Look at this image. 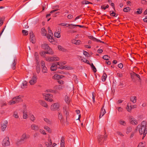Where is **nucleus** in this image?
<instances>
[{
  "label": "nucleus",
  "mask_w": 147,
  "mask_h": 147,
  "mask_svg": "<svg viewBox=\"0 0 147 147\" xmlns=\"http://www.w3.org/2000/svg\"><path fill=\"white\" fill-rule=\"evenodd\" d=\"M137 128L139 129L138 130L140 135H142L143 134V136L142 138V139H143L144 137L145 136L146 134L147 133V131L146 130V128L142 127L140 126V125H138L136 129V130L137 129Z\"/></svg>",
  "instance_id": "1"
},
{
  "label": "nucleus",
  "mask_w": 147,
  "mask_h": 147,
  "mask_svg": "<svg viewBox=\"0 0 147 147\" xmlns=\"http://www.w3.org/2000/svg\"><path fill=\"white\" fill-rule=\"evenodd\" d=\"M107 135L104 136L102 135H99L98 137V140L99 143L100 144H102L105 139L107 138Z\"/></svg>",
  "instance_id": "2"
},
{
  "label": "nucleus",
  "mask_w": 147,
  "mask_h": 147,
  "mask_svg": "<svg viewBox=\"0 0 147 147\" xmlns=\"http://www.w3.org/2000/svg\"><path fill=\"white\" fill-rule=\"evenodd\" d=\"M37 77L35 74H34L32 77L31 78L30 80L29 81L30 84L31 85H33L36 82Z\"/></svg>",
  "instance_id": "3"
},
{
  "label": "nucleus",
  "mask_w": 147,
  "mask_h": 147,
  "mask_svg": "<svg viewBox=\"0 0 147 147\" xmlns=\"http://www.w3.org/2000/svg\"><path fill=\"white\" fill-rule=\"evenodd\" d=\"M43 95L45 97V100H47L50 102L53 101L52 98L53 96L52 94H49L45 93L43 94Z\"/></svg>",
  "instance_id": "4"
},
{
  "label": "nucleus",
  "mask_w": 147,
  "mask_h": 147,
  "mask_svg": "<svg viewBox=\"0 0 147 147\" xmlns=\"http://www.w3.org/2000/svg\"><path fill=\"white\" fill-rule=\"evenodd\" d=\"M49 34L47 36V37L48 38L49 41L51 42H53L54 41V39L53 38V34L51 30L49 31Z\"/></svg>",
  "instance_id": "5"
},
{
  "label": "nucleus",
  "mask_w": 147,
  "mask_h": 147,
  "mask_svg": "<svg viewBox=\"0 0 147 147\" xmlns=\"http://www.w3.org/2000/svg\"><path fill=\"white\" fill-rule=\"evenodd\" d=\"M2 144L3 146H8L10 144L9 138H5L3 141Z\"/></svg>",
  "instance_id": "6"
},
{
  "label": "nucleus",
  "mask_w": 147,
  "mask_h": 147,
  "mask_svg": "<svg viewBox=\"0 0 147 147\" xmlns=\"http://www.w3.org/2000/svg\"><path fill=\"white\" fill-rule=\"evenodd\" d=\"M16 60L15 58L11 59L10 61V63L11 65V68L14 69H15V66L16 64Z\"/></svg>",
  "instance_id": "7"
},
{
  "label": "nucleus",
  "mask_w": 147,
  "mask_h": 147,
  "mask_svg": "<svg viewBox=\"0 0 147 147\" xmlns=\"http://www.w3.org/2000/svg\"><path fill=\"white\" fill-rule=\"evenodd\" d=\"M63 109L65 115L66 116V119L67 120L69 114L68 107L67 106H65L63 107Z\"/></svg>",
  "instance_id": "8"
},
{
  "label": "nucleus",
  "mask_w": 147,
  "mask_h": 147,
  "mask_svg": "<svg viewBox=\"0 0 147 147\" xmlns=\"http://www.w3.org/2000/svg\"><path fill=\"white\" fill-rule=\"evenodd\" d=\"M30 39L31 42L33 43H34L35 42V37L33 34L32 32H31L30 33Z\"/></svg>",
  "instance_id": "9"
},
{
  "label": "nucleus",
  "mask_w": 147,
  "mask_h": 147,
  "mask_svg": "<svg viewBox=\"0 0 147 147\" xmlns=\"http://www.w3.org/2000/svg\"><path fill=\"white\" fill-rule=\"evenodd\" d=\"M7 124V121H5L2 123L1 126V130L4 131L6 128Z\"/></svg>",
  "instance_id": "10"
},
{
  "label": "nucleus",
  "mask_w": 147,
  "mask_h": 147,
  "mask_svg": "<svg viewBox=\"0 0 147 147\" xmlns=\"http://www.w3.org/2000/svg\"><path fill=\"white\" fill-rule=\"evenodd\" d=\"M130 123L133 125H136L138 124L137 121L134 118H131L130 119Z\"/></svg>",
  "instance_id": "11"
},
{
  "label": "nucleus",
  "mask_w": 147,
  "mask_h": 147,
  "mask_svg": "<svg viewBox=\"0 0 147 147\" xmlns=\"http://www.w3.org/2000/svg\"><path fill=\"white\" fill-rule=\"evenodd\" d=\"M58 31L57 32H56V37L59 38L61 37V28L60 27H58Z\"/></svg>",
  "instance_id": "12"
},
{
  "label": "nucleus",
  "mask_w": 147,
  "mask_h": 147,
  "mask_svg": "<svg viewBox=\"0 0 147 147\" xmlns=\"http://www.w3.org/2000/svg\"><path fill=\"white\" fill-rule=\"evenodd\" d=\"M29 137V135H27L26 133H24L22 135L21 139L22 140L24 141L25 140L28 138Z\"/></svg>",
  "instance_id": "13"
},
{
  "label": "nucleus",
  "mask_w": 147,
  "mask_h": 147,
  "mask_svg": "<svg viewBox=\"0 0 147 147\" xmlns=\"http://www.w3.org/2000/svg\"><path fill=\"white\" fill-rule=\"evenodd\" d=\"M60 69H66L67 70H72L73 69L72 67L69 66L65 65L63 66L62 67H60Z\"/></svg>",
  "instance_id": "14"
},
{
  "label": "nucleus",
  "mask_w": 147,
  "mask_h": 147,
  "mask_svg": "<svg viewBox=\"0 0 147 147\" xmlns=\"http://www.w3.org/2000/svg\"><path fill=\"white\" fill-rule=\"evenodd\" d=\"M31 128L33 130H37L39 129L38 126L35 124H32L31 126Z\"/></svg>",
  "instance_id": "15"
},
{
  "label": "nucleus",
  "mask_w": 147,
  "mask_h": 147,
  "mask_svg": "<svg viewBox=\"0 0 147 147\" xmlns=\"http://www.w3.org/2000/svg\"><path fill=\"white\" fill-rule=\"evenodd\" d=\"M106 112L105 110L104 109L102 108L101 110V112L100 113L99 118L100 119L102 117L104 114Z\"/></svg>",
  "instance_id": "16"
},
{
  "label": "nucleus",
  "mask_w": 147,
  "mask_h": 147,
  "mask_svg": "<svg viewBox=\"0 0 147 147\" xmlns=\"http://www.w3.org/2000/svg\"><path fill=\"white\" fill-rule=\"evenodd\" d=\"M56 67L57 68L60 69V67H63L62 62H56Z\"/></svg>",
  "instance_id": "17"
},
{
  "label": "nucleus",
  "mask_w": 147,
  "mask_h": 147,
  "mask_svg": "<svg viewBox=\"0 0 147 147\" xmlns=\"http://www.w3.org/2000/svg\"><path fill=\"white\" fill-rule=\"evenodd\" d=\"M65 141L64 138L62 137L61 139V146L60 147H65Z\"/></svg>",
  "instance_id": "18"
},
{
  "label": "nucleus",
  "mask_w": 147,
  "mask_h": 147,
  "mask_svg": "<svg viewBox=\"0 0 147 147\" xmlns=\"http://www.w3.org/2000/svg\"><path fill=\"white\" fill-rule=\"evenodd\" d=\"M130 101L133 103H135L136 102L137 98L136 96H132L130 97Z\"/></svg>",
  "instance_id": "19"
},
{
  "label": "nucleus",
  "mask_w": 147,
  "mask_h": 147,
  "mask_svg": "<svg viewBox=\"0 0 147 147\" xmlns=\"http://www.w3.org/2000/svg\"><path fill=\"white\" fill-rule=\"evenodd\" d=\"M65 100L68 104L70 103L71 99L67 95H66L65 97Z\"/></svg>",
  "instance_id": "20"
},
{
  "label": "nucleus",
  "mask_w": 147,
  "mask_h": 147,
  "mask_svg": "<svg viewBox=\"0 0 147 147\" xmlns=\"http://www.w3.org/2000/svg\"><path fill=\"white\" fill-rule=\"evenodd\" d=\"M41 33L42 35L47 36V31L44 28H42Z\"/></svg>",
  "instance_id": "21"
},
{
  "label": "nucleus",
  "mask_w": 147,
  "mask_h": 147,
  "mask_svg": "<svg viewBox=\"0 0 147 147\" xmlns=\"http://www.w3.org/2000/svg\"><path fill=\"white\" fill-rule=\"evenodd\" d=\"M80 40H76L75 39H72L71 40L72 43L76 44V45H78L80 44Z\"/></svg>",
  "instance_id": "22"
},
{
  "label": "nucleus",
  "mask_w": 147,
  "mask_h": 147,
  "mask_svg": "<svg viewBox=\"0 0 147 147\" xmlns=\"http://www.w3.org/2000/svg\"><path fill=\"white\" fill-rule=\"evenodd\" d=\"M42 47L45 49L49 50V47L48 45L46 43H44L42 44Z\"/></svg>",
  "instance_id": "23"
},
{
  "label": "nucleus",
  "mask_w": 147,
  "mask_h": 147,
  "mask_svg": "<svg viewBox=\"0 0 147 147\" xmlns=\"http://www.w3.org/2000/svg\"><path fill=\"white\" fill-rule=\"evenodd\" d=\"M140 126L144 127L146 128V122L145 121H143L141 123V124L140 125Z\"/></svg>",
  "instance_id": "24"
},
{
  "label": "nucleus",
  "mask_w": 147,
  "mask_h": 147,
  "mask_svg": "<svg viewBox=\"0 0 147 147\" xmlns=\"http://www.w3.org/2000/svg\"><path fill=\"white\" fill-rule=\"evenodd\" d=\"M58 48L59 50L62 51L63 52H66L67 51L66 49L61 45H58Z\"/></svg>",
  "instance_id": "25"
},
{
  "label": "nucleus",
  "mask_w": 147,
  "mask_h": 147,
  "mask_svg": "<svg viewBox=\"0 0 147 147\" xmlns=\"http://www.w3.org/2000/svg\"><path fill=\"white\" fill-rule=\"evenodd\" d=\"M23 141L21 139L20 140L18 139L16 142V144L18 146H19L22 144L23 143Z\"/></svg>",
  "instance_id": "26"
},
{
  "label": "nucleus",
  "mask_w": 147,
  "mask_h": 147,
  "mask_svg": "<svg viewBox=\"0 0 147 147\" xmlns=\"http://www.w3.org/2000/svg\"><path fill=\"white\" fill-rule=\"evenodd\" d=\"M119 123L121 125L124 126H125L126 125V122L122 119L120 120L119 121Z\"/></svg>",
  "instance_id": "27"
},
{
  "label": "nucleus",
  "mask_w": 147,
  "mask_h": 147,
  "mask_svg": "<svg viewBox=\"0 0 147 147\" xmlns=\"http://www.w3.org/2000/svg\"><path fill=\"white\" fill-rule=\"evenodd\" d=\"M107 78V75L106 74L104 73L102 77V80L103 82H105Z\"/></svg>",
  "instance_id": "28"
},
{
  "label": "nucleus",
  "mask_w": 147,
  "mask_h": 147,
  "mask_svg": "<svg viewBox=\"0 0 147 147\" xmlns=\"http://www.w3.org/2000/svg\"><path fill=\"white\" fill-rule=\"evenodd\" d=\"M52 142L51 140H50L49 143L46 142L45 143V144L47 147H52L51 146Z\"/></svg>",
  "instance_id": "29"
},
{
  "label": "nucleus",
  "mask_w": 147,
  "mask_h": 147,
  "mask_svg": "<svg viewBox=\"0 0 147 147\" xmlns=\"http://www.w3.org/2000/svg\"><path fill=\"white\" fill-rule=\"evenodd\" d=\"M46 60L48 61L52 62L54 60V58L48 57L46 58Z\"/></svg>",
  "instance_id": "30"
},
{
  "label": "nucleus",
  "mask_w": 147,
  "mask_h": 147,
  "mask_svg": "<svg viewBox=\"0 0 147 147\" xmlns=\"http://www.w3.org/2000/svg\"><path fill=\"white\" fill-rule=\"evenodd\" d=\"M132 131V128L130 127H127L126 129V133L127 134H128Z\"/></svg>",
  "instance_id": "31"
},
{
  "label": "nucleus",
  "mask_w": 147,
  "mask_h": 147,
  "mask_svg": "<svg viewBox=\"0 0 147 147\" xmlns=\"http://www.w3.org/2000/svg\"><path fill=\"white\" fill-rule=\"evenodd\" d=\"M40 104L42 106H43L45 107H48L47 105L44 101H40Z\"/></svg>",
  "instance_id": "32"
},
{
  "label": "nucleus",
  "mask_w": 147,
  "mask_h": 147,
  "mask_svg": "<svg viewBox=\"0 0 147 147\" xmlns=\"http://www.w3.org/2000/svg\"><path fill=\"white\" fill-rule=\"evenodd\" d=\"M28 117V115L27 114V113L25 111H24L23 112V118L24 119H26Z\"/></svg>",
  "instance_id": "33"
},
{
  "label": "nucleus",
  "mask_w": 147,
  "mask_h": 147,
  "mask_svg": "<svg viewBox=\"0 0 147 147\" xmlns=\"http://www.w3.org/2000/svg\"><path fill=\"white\" fill-rule=\"evenodd\" d=\"M27 84V82L26 81H24L21 86V88H24V86H26Z\"/></svg>",
  "instance_id": "34"
},
{
  "label": "nucleus",
  "mask_w": 147,
  "mask_h": 147,
  "mask_svg": "<svg viewBox=\"0 0 147 147\" xmlns=\"http://www.w3.org/2000/svg\"><path fill=\"white\" fill-rule=\"evenodd\" d=\"M42 71L44 73H45L47 72V68L45 66H43L42 68Z\"/></svg>",
  "instance_id": "35"
},
{
  "label": "nucleus",
  "mask_w": 147,
  "mask_h": 147,
  "mask_svg": "<svg viewBox=\"0 0 147 147\" xmlns=\"http://www.w3.org/2000/svg\"><path fill=\"white\" fill-rule=\"evenodd\" d=\"M91 66V68L92 69V70L94 71V72H96V69L95 67L94 66L92 63L91 65H90Z\"/></svg>",
  "instance_id": "36"
},
{
  "label": "nucleus",
  "mask_w": 147,
  "mask_h": 147,
  "mask_svg": "<svg viewBox=\"0 0 147 147\" xmlns=\"http://www.w3.org/2000/svg\"><path fill=\"white\" fill-rule=\"evenodd\" d=\"M72 25V24H68L63 23L60 24H59V25H61L63 26H66L67 27L69 26H70V25Z\"/></svg>",
  "instance_id": "37"
},
{
  "label": "nucleus",
  "mask_w": 147,
  "mask_h": 147,
  "mask_svg": "<svg viewBox=\"0 0 147 147\" xmlns=\"http://www.w3.org/2000/svg\"><path fill=\"white\" fill-rule=\"evenodd\" d=\"M30 119L33 121H34L35 119V118L33 115L32 114L30 115Z\"/></svg>",
  "instance_id": "38"
},
{
  "label": "nucleus",
  "mask_w": 147,
  "mask_h": 147,
  "mask_svg": "<svg viewBox=\"0 0 147 147\" xmlns=\"http://www.w3.org/2000/svg\"><path fill=\"white\" fill-rule=\"evenodd\" d=\"M82 3L83 4H85V5L87 4H92V3H91V2H90L89 1H86V0L83 1L82 2Z\"/></svg>",
  "instance_id": "39"
},
{
  "label": "nucleus",
  "mask_w": 147,
  "mask_h": 147,
  "mask_svg": "<svg viewBox=\"0 0 147 147\" xmlns=\"http://www.w3.org/2000/svg\"><path fill=\"white\" fill-rule=\"evenodd\" d=\"M51 69L52 71H54L55 70V64L53 63L52 64L51 67Z\"/></svg>",
  "instance_id": "40"
},
{
  "label": "nucleus",
  "mask_w": 147,
  "mask_h": 147,
  "mask_svg": "<svg viewBox=\"0 0 147 147\" xmlns=\"http://www.w3.org/2000/svg\"><path fill=\"white\" fill-rule=\"evenodd\" d=\"M131 9L129 7H126L124 8L123 9V11L125 12H127L128 11H130Z\"/></svg>",
  "instance_id": "41"
},
{
  "label": "nucleus",
  "mask_w": 147,
  "mask_h": 147,
  "mask_svg": "<svg viewBox=\"0 0 147 147\" xmlns=\"http://www.w3.org/2000/svg\"><path fill=\"white\" fill-rule=\"evenodd\" d=\"M64 76H63L61 75H57L56 76V79H57V80H59V79H61Z\"/></svg>",
  "instance_id": "42"
},
{
  "label": "nucleus",
  "mask_w": 147,
  "mask_h": 147,
  "mask_svg": "<svg viewBox=\"0 0 147 147\" xmlns=\"http://www.w3.org/2000/svg\"><path fill=\"white\" fill-rule=\"evenodd\" d=\"M21 96H20L15 97H13V100H21Z\"/></svg>",
  "instance_id": "43"
},
{
  "label": "nucleus",
  "mask_w": 147,
  "mask_h": 147,
  "mask_svg": "<svg viewBox=\"0 0 147 147\" xmlns=\"http://www.w3.org/2000/svg\"><path fill=\"white\" fill-rule=\"evenodd\" d=\"M13 117L16 118H18L19 117V116L18 115V113L16 112H14L13 115Z\"/></svg>",
  "instance_id": "44"
},
{
  "label": "nucleus",
  "mask_w": 147,
  "mask_h": 147,
  "mask_svg": "<svg viewBox=\"0 0 147 147\" xmlns=\"http://www.w3.org/2000/svg\"><path fill=\"white\" fill-rule=\"evenodd\" d=\"M0 105L1 107L6 105V102H5L1 101H0Z\"/></svg>",
  "instance_id": "45"
},
{
  "label": "nucleus",
  "mask_w": 147,
  "mask_h": 147,
  "mask_svg": "<svg viewBox=\"0 0 147 147\" xmlns=\"http://www.w3.org/2000/svg\"><path fill=\"white\" fill-rule=\"evenodd\" d=\"M127 110L129 112H130V111L132 109L131 105H129L128 104L127 105Z\"/></svg>",
  "instance_id": "46"
},
{
  "label": "nucleus",
  "mask_w": 147,
  "mask_h": 147,
  "mask_svg": "<svg viewBox=\"0 0 147 147\" xmlns=\"http://www.w3.org/2000/svg\"><path fill=\"white\" fill-rule=\"evenodd\" d=\"M44 128L45 129L48 131L49 133H50L51 132V130L50 128L47 126H45L44 127Z\"/></svg>",
  "instance_id": "47"
},
{
  "label": "nucleus",
  "mask_w": 147,
  "mask_h": 147,
  "mask_svg": "<svg viewBox=\"0 0 147 147\" xmlns=\"http://www.w3.org/2000/svg\"><path fill=\"white\" fill-rule=\"evenodd\" d=\"M22 32L23 34L24 35H27L28 34V32L27 30H23Z\"/></svg>",
  "instance_id": "48"
},
{
  "label": "nucleus",
  "mask_w": 147,
  "mask_h": 147,
  "mask_svg": "<svg viewBox=\"0 0 147 147\" xmlns=\"http://www.w3.org/2000/svg\"><path fill=\"white\" fill-rule=\"evenodd\" d=\"M109 58V57L107 55H104L102 57L103 59L106 60H108Z\"/></svg>",
  "instance_id": "49"
},
{
  "label": "nucleus",
  "mask_w": 147,
  "mask_h": 147,
  "mask_svg": "<svg viewBox=\"0 0 147 147\" xmlns=\"http://www.w3.org/2000/svg\"><path fill=\"white\" fill-rule=\"evenodd\" d=\"M60 107V104L58 103H56V110L59 109Z\"/></svg>",
  "instance_id": "50"
},
{
  "label": "nucleus",
  "mask_w": 147,
  "mask_h": 147,
  "mask_svg": "<svg viewBox=\"0 0 147 147\" xmlns=\"http://www.w3.org/2000/svg\"><path fill=\"white\" fill-rule=\"evenodd\" d=\"M116 109H117L118 111L119 112H122L123 111V109L121 107H116Z\"/></svg>",
  "instance_id": "51"
},
{
  "label": "nucleus",
  "mask_w": 147,
  "mask_h": 147,
  "mask_svg": "<svg viewBox=\"0 0 147 147\" xmlns=\"http://www.w3.org/2000/svg\"><path fill=\"white\" fill-rule=\"evenodd\" d=\"M89 38L90 39H91L92 40L95 41L96 40V38H94L93 36H89Z\"/></svg>",
  "instance_id": "52"
},
{
  "label": "nucleus",
  "mask_w": 147,
  "mask_h": 147,
  "mask_svg": "<svg viewBox=\"0 0 147 147\" xmlns=\"http://www.w3.org/2000/svg\"><path fill=\"white\" fill-rule=\"evenodd\" d=\"M58 118L60 120H61L62 119V116L61 114L59 112H58Z\"/></svg>",
  "instance_id": "53"
},
{
  "label": "nucleus",
  "mask_w": 147,
  "mask_h": 147,
  "mask_svg": "<svg viewBox=\"0 0 147 147\" xmlns=\"http://www.w3.org/2000/svg\"><path fill=\"white\" fill-rule=\"evenodd\" d=\"M109 5H107L105 7L104 5H102L101 7V8L102 9H103L104 10L106 9L107 8H108L109 7Z\"/></svg>",
  "instance_id": "54"
},
{
  "label": "nucleus",
  "mask_w": 147,
  "mask_h": 147,
  "mask_svg": "<svg viewBox=\"0 0 147 147\" xmlns=\"http://www.w3.org/2000/svg\"><path fill=\"white\" fill-rule=\"evenodd\" d=\"M83 54L85 55V56L87 57H89V54L86 51H84L83 52Z\"/></svg>",
  "instance_id": "55"
},
{
  "label": "nucleus",
  "mask_w": 147,
  "mask_h": 147,
  "mask_svg": "<svg viewBox=\"0 0 147 147\" xmlns=\"http://www.w3.org/2000/svg\"><path fill=\"white\" fill-rule=\"evenodd\" d=\"M57 82L59 84H62L63 83V81L62 80H57Z\"/></svg>",
  "instance_id": "56"
},
{
  "label": "nucleus",
  "mask_w": 147,
  "mask_h": 147,
  "mask_svg": "<svg viewBox=\"0 0 147 147\" xmlns=\"http://www.w3.org/2000/svg\"><path fill=\"white\" fill-rule=\"evenodd\" d=\"M133 75L134 76H136L137 78H139L140 80V76L138 74H136L135 73H133Z\"/></svg>",
  "instance_id": "57"
},
{
  "label": "nucleus",
  "mask_w": 147,
  "mask_h": 147,
  "mask_svg": "<svg viewBox=\"0 0 147 147\" xmlns=\"http://www.w3.org/2000/svg\"><path fill=\"white\" fill-rule=\"evenodd\" d=\"M44 120L45 121L48 123L49 124L51 123L50 120H49L47 118H44Z\"/></svg>",
  "instance_id": "58"
},
{
  "label": "nucleus",
  "mask_w": 147,
  "mask_h": 147,
  "mask_svg": "<svg viewBox=\"0 0 147 147\" xmlns=\"http://www.w3.org/2000/svg\"><path fill=\"white\" fill-rule=\"evenodd\" d=\"M40 54L42 57H45L46 56V53L45 51H43Z\"/></svg>",
  "instance_id": "59"
},
{
  "label": "nucleus",
  "mask_w": 147,
  "mask_h": 147,
  "mask_svg": "<svg viewBox=\"0 0 147 147\" xmlns=\"http://www.w3.org/2000/svg\"><path fill=\"white\" fill-rule=\"evenodd\" d=\"M16 103V102L14 100H11L9 102L10 105Z\"/></svg>",
  "instance_id": "60"
},
{
  "label": "nucleus",
  "mask_w": 147,
  "mask_h": 147,
  "mask_svg": "<svg viewBox=\"0 0 147 147\" xmlns=\"http://www.w3.org/2000/svg\"><path fill=\"white\" fill-rule=\"evenodd\" d=\"M55 104L52 105L51 107V109L52 111H54L55 110Z\"/></svg>",
  "instance_id": "61"
},
{
  "label": "nucleus",
  "mask_w": 147,
  "mask_h": 147,
  "mask_svg": "<svg viewBox=\"0 0 147 147\" xmlns=\"http://www.w3.org/2000/svg\"><path fill=\"white\" fill-rule=\"evenodd\" d=\"M144 147V144L142 142L140 143L137 147Z\"/></svg>",
  "instance_id": "62"
},
{
  "label": "nucleus",
  "mask_w": 147,
  "mask_h": 147,
  "mask_svg": "<svg viewBox=\"0 0 147 147\" xmlns=\"http://www.w3.org/2000/svg\"><path fill=\"white\" fill-rule=\"evenodd\" d=\"M136 132V131H133L131 134V135L130 136V138H132L133 137Z\"/></svg>",
  "instance_id": "63"
},
{
  "label": "nucleus",
  "mask_w": 147,
  "mask_h": 147,
  "mask_svg": "<svg viewBox=\"0 0 147 147\" xmlns=\"http://www.w3.org/2000/svg\"><path fill=\"white\" fill-rule=\"evenodd\" d=\"M117 134L118 135L120 136H124L123 135V134L120 131H117Z\"/></svg>",
  "instance_id": "64"
}]
</instances>
